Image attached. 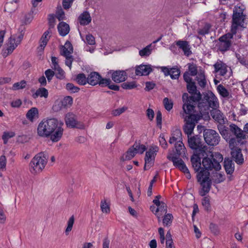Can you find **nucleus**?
<instances>
[{
    "label": "nucleus",
    "instance_id": "nucleus-34",
    "mask_svg": "<svg viewBox=\"0 0 248 248\" xmlns=\"http://www.w3.org/2000/svg\"><path fill=\"white\" fill-rule=\"evenodd\" d=\"M195 79L198 81V83L200 87L202 88L205 87L207 82L203 71L201 72L198 74V76L196 77Z\"/></svg>",
    "mask_w": 248,
    "mask_h": 248
},
{
    "label": "nucleus",
    "instance_id": "nucleus-2",
    "mask_svg": "<svg viewBox=\"0 0 248 248\" xmlns=\"http://www.w3.org/2000/svg\"><path fill=\"white\" fill-rule=\"evenodd\" d=\"M187 138L188 146L194 150V154L190 158L192 167L194 170L198 171L202 166L201 159L203 156L207 155L208 147L202 143L200 135L191 136Z\"/></svg>",
    "mask_w": 248,
    "mask_h": 248
},
{
    "label": "nucleus",
    "instance_id": "nucleus-44",
    "mask_svg": "<svg viewBox=\"0 0 248 248\" xmlns=\"http://www.w3.org/2000/svg\"><path fill=\"white\" fill-rule=\"evenodd\" d=\"M217 90L220 95L223 97H227L229 95L228 91L221 84L217 86Z\"/></svg>",
    "mask_w": 248,
    "mask_h": 248
},
{
    "label": "nucleus",
    "instance_id": "nucleus-36",
    "mask_svg": "<svg viewBox=\"0 0 248 248\" xmlns=\"http://www.w3.org/2000/svg\"><path fill=\"white\" fill-rule=\"evenodd\" d=\"M75 80L80 85H84L88 83L87 77L84 73H80L77 75Z\"/></svg>",
    "mask_w": 248,
    "mask_h": 248
},
{
    "label": "nucleus",
    "instance_id": "nucleus-17",
    "mask_svg": "<svg viewBox=\"0 0 248 248\" xmlns=\"http://www.w3.org/2000/svg\"><path fill=\"white\" fill-rule=\"evenodd\" d=\"M104 79H106V78H102L100 74L97 72H91L87 77L88 83L92 86L99 84L102 87L103 84H101V82H104V81H103Z\"/></svg>",
    "mask_w": 248,
    "mask_h": 248
},
{
    "label": "nucleus",
    "instance_id": "nucleus-18",
    "mask_svg": "<svg viewBox=\"0 0 248 248\" xmlns=\"http://www.w3.org/2000/svg\"><path fill=\"white\" fill-rule=\"evenodd\" d=\"M151 65L141 64L136 67L135 74L137 76H148L153 71Z\"/></svg>",
    "mask_w": 248,
    "mask_h": 248
},
{
    "label": "nucleus",
    "instance_id": "nucleus-9",
    "mask_svg": "<svg viewBox=\"0 0 248 248\" xmlns=\"http://www.w3.org/2000/svg\"><path fill=\"white\" fill-rule=\"evenodd\" d=\"M246 16L244 14L243 9L241 8L240 6H235L233 10L231 26L234 29H238L239 26L242 27Z\"/></svg>",
    "mask_w": 248,
    "mask_h": 248
},
{
    "label": "nucleus",
    "instance_id": "nucleus-22",
    "mask_svg": "<svg viewBox=\"0 0 248 248\" xmlns=\"http://www.w3.org/2000/svg\"><path fill=\"white\" fill-rule=\"evenodd\" d=\"M175 43L176 45L179 47V48L183 51L185 55L188 56L191 54V51L190 49V46L188 44V42L187 41L178 40Z\"/></svg>",
    "mask_w": 248,
    "mask_h": 248
},
{
    "label": "nucleus",
    "instance_id": "nucleus-40",
    "mask_svg": "<svg viewBox=\"0 0 248 248\" xmlns=\"http://www.w3.org/2000/svg\"><path fill=\"white\" fill-rule=\"evenodd\" d=\"M121 87L124 89L125 90H131L134 89L137 87L136 81H133L131 82H124L121 84Z\"/></svg>",
    "mask_w": 248,
    "mask_h": 248
},
{
    "label": "nucleus",
    "instance_id": "nucleus-59",
    "mask_svg": "<svg viewBox=\"0 0 248 248\" xmlns=\"http://www.w3.org/2000/svg\"><path fill=\"white\" fill-rule=\"evenodd\" d=\"M202 204L207 211H210L211 206L209 199L207 197L203 198L202 201Z\"/></svg>",
    "mask_w": 248,
    "mask_h": 248
},
{
    "label": "nucleus",
    "instance_id": "nucleus-33",
    "mask_svg": "<svg viewBox=\"0 0 248 248\" xmlns=\"http://www.w3.org/2000/svg\"><path fill=\"white\" fill-rule=\"evenodd\" d=\"M186 88L188 93L191 94L190 96H195V95L197 96L199 91L197 90V86L194 81L187 84Z\"/></svg>",
    "mask_w": 248,
    "mask_h": 248
},
{
    "label": "nucleus",
    "instance_id": "nucleus-31",
    "mask_svg": "<svg viewBox=\"0 0 248 248\" xmlns=\"http://www.w3.org/2000/svg\"><path fill=\"white\" fill-rule=\"evenodd\" d=\"M159 212L163 213L166 214L167 212V206L165 203L161 202L159 206H157L156 209H155V215L157 217L158 221H160V218L162 214L159 215V213L157 214Z\"/></svg>",
    "mask_w": 248,
    "mask_h": 248
},
{
    "label": "nucleus",
    "instance_id": "nucleus-60",
    "mask_svg": "<svg viewBox=\"0 0 248 248\" xmlns=\"http://www.w3.org/2000/svg\"><path fill=\"white\" fill-rule=\"evenodd\" d=\"M171 136L174 137L177 141H182V134L179 129H175L172 133Z\"/></svg>",
    "mask_w": 248,
    "mask_h": 248
},
{
    "label": "nucleus",
    "instance_id": "nucleus-39",
    "mask_svg": "<svg viewBox=\"0 0 248 248\" xmlns=\"http://www.w3.org/2000/svg\"><path fill=\"white\" fill-rule=\"evenodd\" d=\"M237 29H234L233 27L231 26V31L230 33H227L221 36V40L224 39L225 40H227L228 41H231V39L233 38V35L236 33Z\"/></svg>",
    "mask_w": 248,
    "mask_h": 248
},
{
    "label": "nucleus",
    "instance_id": "nucleus-30",
    "mask_svg": "<svg viewBox=\"0 0 248 248\" xmlns=\"http://www.w3.org/2000/svg\"><path fill=\"white\" fill-rule=\"evenodd\" d=\"M103 81H104V82H101V84H103L102 87L107 86L108 88V89L111 90L115 91H119V86L116 84H111L112 81L110 78H106V79H104Z\"/></svg>",
    "mask_w": 248,
    "mask_h": 248
},
{
    "label": "nucleus",
    "instance_id": "nucleus-15",
    "mask_svg": "<svg viewBox=\"0 0 248 248\" xmlns=\"http://www.w3.org/2000/svg\"><path fill=\"white\" fill-rule=\"evenodd\" d=\"M65 122L69 128L83 129L85 127L84 124L82 122L77 121L76 116L72 113H68L66 114Z\"/></svg>",
    "mask_w": 248,
    "mask_h": 248
},
{
    "label": "nucleus",
    "instance_id": "nucleus-43",
    "mask_svg": "<svg viewBox=\"0 0 248 248\" xmlns=\"http://www.w3.org/2000/svg\"><path fill=\"white\" fill-rule=\"evenodd\" d=\"M33 13V9L31 8V11L27 14L25 15L24 19L22 21V23L25 25L30 24L33 19V16H32Z\"/></svg>",
    "mask_w": 248,
    "mask_h": 248
},
{
    "label": "nucleus",
    "instance_id": "nucleus-54",
    "mask_svg": "<svg viewBox=\"0 0 248 248\" xmlns=\"http://www.w3.org/2000/svg\"><path fill=\"white\" fill-rule=\"evenodd\" d=\"M163 103L164 107L166 110L170 111L172 109L173 107V102L171 100H170L167 97H165L163 99Z\"/></svg>",
    "mask_w": 248,
    "mask_h": 248
},
{
    "label": "nucleus",
    "instance_id": "nucleus-50",
    "mask_svg": "<svg viewBox=\"0 0 248 248\" xmlns=\"http://www.w3.org/2000/svg\"><path fill=\"white\" fill-rule=\"evenodd\" d=\"M151 46V44H150L147 46L143 48L142 49L140 50L139 51V54L141 57L144 56H148L151 53V49L150 47Z\"/></svg>",
    "mask_w": 248,
    "mask_h": 248
},
{
    "label": "nucleus",
    "instance_id": "nucleus-23",
    "mask_svg": "<svg viewBox=\"0 0 248 248\" xmlns=\"http://www.w3.org/2000/svg\"><path fill=\"white\" fill-rule=\"evenodd\" d=\"M210 114L215 121L219 123L220 124L224 123V117L223 113L217 108H212L210 110Z\"/></svg>",
    "mask_w": 248,
    "mask_h": 248
},
{
    "label": "nucleus",
    "instance_id": "nucleus-3",
    "mask_svg": "<svg viewBox=\"0 0 248 248\" xmlns=\"http://www.w3.org/2000/svg\"><path fill=\"white\" fill-rule=\"evenodd\" d=\"M176 153H173L170 152L167 156V158L173 162V165L186 175V177L190 179L191 175L190 171L185 164L184 161L180 158V156L185 155L186 148L182 141H177L175 144Z\"/></svg>",
    "mask_w": 248,
    "mask_h": 248
},
{
    "label": "nucleus",
    "instance_id": "nucleus-48",
    "mask_svg": "<svg viewBox=\"0 0 248 248\" xmlns=\"http://www.w3.org/2000/svg\"><path fill=\"white\" fill-rule=\"evenodd\" d=\"M66 89L71 93H76L79 91L80 88L77 86H75L72 83H68L66 85Z\"/></svg>",
    "mask_w": 248,
    "mask_h": 248
},
{
    "label": "nucleus",
    "instance_id": "nucleus-10",
    "mask_svg": "<svg viewBox=\"0 0 248 248\" xmlns=\"http://www.w3.org/2000/svg\"><path fill=\"white\" fill-rule=\"evenodd\" d=\"M203 138L205 142L210 146L217 145L220 140L219 134L215 130L212 129L204 130Z\"/></svg>",
    "mask_w": 248,
    "mask_h": 248
},
{
    "label": "nucleus",
    "instance_id": "nucleus-49",
    "mask_svg": "<svg viewBox=\"0 0 248 248\" xmlns=\"http://www.w3.org/2000/svg\"><path fill=\"white\" fill-rule=\"evenodd\" d=\"M15 136L14 132H4L2 136V139L3 140L4 144H6L10 138H13Z\"/></svg>",
    "mask_w": 248,
    "mask_h": 248
},
{
    "label": "nucleus",
    "instance_id": "nucleus-45",
    "mask_svg": "<svg viewBox=\"0 0 248 248\" xmlns=\"http://www.w3.org/2000/svg\"><path fill=\"white\" fill-rule=\"evenodd\" d=\"M188 69L190 72L189 74L191 76H195L198 74V69L196 64L193 63H189L188 64Z\"/></svg>",
    "mask_w": 248,
    "mask_h": 248
},
{
    "label": "nucleus",
    "instance_id": "nucleus-8",
    "mask_svg": "<svg viewBox=\"0 0 248 248\" xmlns=\"http://www.w3.org/2000/svg\"><path fill=\"white\" fill-rule=\"evenodd\" d=\"M60 123L56 118H49L46 120H43L39 123L37 127L38 135L41 137L45 138L47 134L50 132Z\"/></svg>",
    "mask_w": 248,
    "mask_h": 248
},
{
    "label": "nucleus",
    "instance_id": "nucleus-5",
    "mask_svg": "<svg viewBox=\"0 0 248 248\" xmlns=\"http://www.w3.org/2000/svg\"><path fill=\"white\" fill-rule=\"evenodd\" d=\"M208 152H207V155L203 156L202 158V168L208 171L212 170L214 169L216 171L219 170L221 168V165L219 163L222 162L223 158L222 155L218 152H216L214 154L209 152L210 155V157H208Z\"/></svg>",
    "mask_w": 248,
    "mask_h": 248
},
{
    "label": "nucleus",
    "instance_id": "nucleus-38",
    "mask_svg": "<svg viewBox=\"0 0 248 248\" xmlns=\"http://www.w3.org/2000/svg\"><path fill=\"white\" fill-rule=\"evenodd\" d=\"M170 78L172 79H177L180 76V70L177 66H174L171 68Z\"/></svg>",
    "mask_w": 248,
    "mask_h": 248
},
{
    "label": "nucleus",
    "instance_id": "nucleus-42",
    "mask_svg": "<svg viewBox=\"0 0 248 248\" xmlns=\"http://www.w3.org/2000/svg\"><path fill=\"white\" fill-rule=\"evenodd\" d=\"M56 15V17L60 21L65 19V13L61 6L57 7Z\"/></svg>",
    "mask_w": 248,
    "mask_h": 248
},
{
    "label": "nucleus",
    "instance_id": "nucleus-28",
    "mask_svg": "<svg viewBox=\"0 0 248 248\" xmlns=\"http://www.w3.org/2000/svg\"><path fill=\"white\" fill-rule=\"evenodd\" d=\"M136 154H142L147 150L146 147L143 144H141L140 141H136L134 144L131 147Z\"/></svg>",
    "mask_w": 248,
    "mask_h": 248
},
{
    "label": "nucleus",
    "instance_id": "nucleus-11",
    "mask_svg": "<svg viewBox=\"0 0 248 248\" xmlns=\"http://www.w3.org/2000/svg\"><path fill=\"white\" fill-rule=\"evenodd\" d=\"M62 50L60 52V54L65 57L66 60L65 63L70 69L71 68L72 63L74 60L73 56L70 55L73 52V47L69 41H67L64 46H62Z\"/></svg>",
    "mask_w": 248,
    "mask_h": 248
},
{
    "label": "nucleus",
    "instance_id": "nucleus-4",
    "mask_svg": "<svg viewBox=\"0 0 248 248\" xmlns=\"http://www.w3.org/2000/svg\"><path fill=\"white\" fill-rule=\"evenodd\" d=\"M197 173L196 178L197 181L200 183L202 189L199 191V194L201 196H204L209 192L211 188L212 180L210 178V172L206 170L199 168L198 171L194 170Z\"/></svg>",
    "mask_w": 248,
    "mask_h": 248
},
{
    "label": "nucleus",
    "instance_id": "nucleus-52",
    "mask_svg": "<svg viewBox=\"0 0 248 248\" xmlns=\"http://www.w3.org/2000/svg\"><path fill=\"white\" fill-rule=\"evenodd\" d=\"M48 35H47V33H44L43 35L42 36L40 41L41 43L40 45V46L41 47V49H44L45 47L47 45V43L49 40L50 36L47 38Z\"/></svg>",
    "mask_w": 248,
    "mask_h": 248
},
{
    "label": "nucleus",
    "instance_id": "nucleus-6",
    "mask_svg": "<svg viewBox=\"0 0 248 248\" xmlns=\"http://www.w3.org/2000/svg\"><path fill=\"white\" fill-rule=\"evenodd\" d=\"M48 158V155L46 152H42L36 154L30 163V172L33 174L41 172L46 165Z\"/></svg>",
    "mask_w": 248,
    "mask_h": 248
},
{
    "label": "nucleus",
    "instance_id": "nucleus-19",
    "mask_svg": "<svg viewBox=\"0 0 248 248\" xmlns=\"http://www.w3.org/2000/svg\"><path fill=\"white\" fill-rule=\"evenodd\" d=\"M231 155L235 162L238 165L242 164L244 163V158L241 149L239 148L235 149L231 148Z\"/></svg>",
    "mask_w": 248,
    "mask_h": 248
},
{
    "label": "nucleus",
    "instance_id": "nucleus-21",
    "mask_svg": "<svg viewBox=\"0 0 248 248\" xmlns=\"http://www.w3.org/2000/svg\"><path fill=\"white\" fill-rule=\"evenodd\" d=\"M215 72H219L220 75L224 76L226 74L227 70V65L222 61L218 60L214 65Z\"/></svg>",
    "mask_w": 248,
    "mask_h": 248
},
{
    "label": "nucleus",
    "instance_id": "nucleus-61",
    "mask_svg": "<svg viewBox=\"0 0 248 248\" xmlns=\"http://www.w3.org/2000/svg\"><path fill=\"white\" fill-rule=\"evenodd\" d=\"M46 78H47V81L49 82L51 81L53 77L55 75V72L51 69H48L46 70L45 72Z\"/></svg>",
    "mask_w": 248,
    "mask_h": 248
},
{
    "label": "nucleus",
    "instance_id": "nucleus-12",
    "mask_svg": "<svg viewBox=\"0 0 248 248\" xmlns=\"http://www.w3.org/2000/svg\"><path fill=\"white\" fill-rule=\"evenodd\" d=\"M23 38V35L19 34L17 37L16 40L15 38L10 37L8 40L6 44L7 46L6 48H3L2 51V56L5 58L9 54H11L17 46L20 43L21 41Z\"/></svg>",
    "mask_w": 248,
    "mask_h": 248
},
{
    "label": "nucleus",
    "instance_id": "nucleus-13",
    "mask_svg": "<svg viewBox=\"0 0 248 248\" xmlns=\"http://www.w3.org/2000/svg\"><path fill=\"white\" fill-rule=\"evenodd\" d=\"M158 147L156 146L150 147L148 151L146 152L144 158L145 164L144 170L149 169L154 164L155 156L158 152Z\"/></svg>",
    "mask_w": 248,
    "mask_h": 248
},
{
    "label": "nucleus",
    "instance_id": "nucleus-20",
    "mask_svg": "<svg viewBox=\"0 0 248 248\" xmlns=\"http://www.w3.org/2000/svg\"><path fill=\"white\" fill-rule=\"evenodd\" d=\"M231 45V41H228L224 39L221 40L220 37L218 38V42L216 44L218 50L222 53L229 50Z\"/></svg>",
    "mask_w": 248,
    "mask_h": 248
},
{
    "label": "nucleus",
    "instance_id": "nucleus-56",
    "mask_svg": "<svg viewBox=\"0 0 248 248\" xmlns=\"http://www.w3.org/2000/svg\"><path fill=\"white\" fill-rule=\"evenodd\" d=\"M100 207L103 213H108L110 212L109 206L105 200L101 201Z\"/></svg>",
    "mask_w": 248,
    "mask_h": 248
},
{
    "label": "nucleus",
    "instance_id": "nucleus-55",
    "mask_svg": "<svg viewBox=\"0 0 248 248\" xmlns=\"http://www.w3.org/2000/svg\"><path fill=\"white\" fill-rule=\"evenodd\" d=\"M55 70H57V72L55 74L57 78L59 79H63L65 78V73L64 71L60 67H57Z\"/></svg>",
    "mask_w": 248,
    "mask_h": 248
},
{
    "label": "nucleus",
    "instance_id": "nucleus-24",
    "mask_svg": "<svg viewBox=\"0 0 248 248\" xmlns=\"http://www.w3.org/2000/svg\"><path fill=\"white\" fill-rule=\"evenodd\" d=\"M230 129L237 138H240L241 139H245L246 138V135L244 134V130L243 131L236 124H230Z\"/></svg>",
    "mask_w": 248,
    "mask_h": 248
},
{
    "label": "nucleus",
    "instance_id": "nucleus-35",
    "mask_svg": "<svg viewBox=\"0 0 248 248\" xmlns=\"http://www.w3.org/2000/svg\"><path fill=\"white\" fill-rule=\"evenodd\" d=\"M136 155V152H134L130 147L125 153V155H124L120 158L121 161H124L125 160H129L133 158Z\"/></svg>",
    "mask_w": 248,
    "mask_h": 248
},
{
    "label": "nucleus",
    "instance_id": "nucleus-64",
    "mask_svg": "<svg viewBox=\"0 0 248 248\" xmlns=\"http://www.w3.org/2000/svg\"><path fill=\"white\" fill-rule=\"evenodd\" d=\"M72 103L73 98L71 96H70L65 97L62 102V105L64 107H66L68 105H71Z\"/></svg>",
    "mask_w": 248,
    "mask_h": 248
},
{
    "label": "nucleus",
    "instance_id": "nucleus-1",
    "mask_svg": "<svg viewBox=\"0 0 248 248\" xmlns=\"http://www.w3.org/2000/svg\"><path fill=\"white\" fill-rule=\"evenodd\" d=\"M182 100L185 106L187 108V112H196V105L198 104L199 110L207 111L210 108H217L219 107V102L217 98L211 91L203 93L201 94L198 92L197 96H189L186 93H184L182 95Z\"/></svg>",
    "mask_w": 248,
    "mask_h": 248
},
{
    "label": "nucleus",
    "instance_id": "nucleus-25",
    "mask_svg": "<svg viewBox=\"0 0 248 248\" xmlns=\"http://www.w3.org/2000/svg\"><path fill=\"white\" fill-rule=\"evenodd\" d=\"M78 20L81 25L85 26L91 22L92 18L89 12L84 11L78 16Z\"/></svg>",
    "mask_w": 248,
    "mask_h": 248
},
{
    "label": "nucleus",
    "instance_id": "nucleus-26",
    "mask_svg": "<svg viewBox=\"0 0 248 248\" xmlns=\"http://www.w3.org/2000/svg\"><path fill=\"white\" fill-rule=\"evenodd\" d=\"M224 167L228 174H232L234 170V164L229 158H225L224 161Z\"/></svg>",
    "mask_w": 248,
    "mask_h": 248
},
{
    "label": "nucleus",
    "instance_id": "nucleus-63",
    "mask_svg": "<svg viewBox=\"0 0 248 248\" xmlns=\"http://www.w3.org/2000/svg\"><path fill=\"white\" fill-rule=\"evenodd\" d=\"M209 228L211 232L215 235H217L219 233V229L218 226L213 223H211Z\"/></svg>",
    "mask_w": 248,
    "mask_h": 248
},
{
    "label": "nucleus",
    "instance_id": "nucleus-37",
    "mask_svg": "<svg viewBox=\"0 0 248 248\" xmlns=\"http://www.w3.org/2000/svg\"><path fill=\"white\" fill-rule=\"evenodd\" d=\"M38 115V110L36 108H32L28 110L26 114L27 118L30 121H33L35 115Z\"/></svg>",
    "mask_w": 248,
    "mask_h": 248
},
{
    "label": "nucleus",
    "instance_id": "nucleus-46",
    "mask_svg": "<svg viewBox=\"0 0 248 248\" xmlns=\"http://www.w3.org/2000/svg\"><path fill=\"white\" fill-rule=\"evenodd\" d=\"M74 216L73 215L69 218L67 222V226L65 231L66 235L69 234V232L71 231L74 223Z\"/></svg>",
    "mask_w": 248,
    "mask_h": 248
},
{
    "label": "nucleus",
    "instance_id": "nucleus-32",
    "mask_svg": "<svg viewBox=\"0 0 248 248\" xmlns=\"http://www.w3.org/2000/svg\"><path fill=\"white\" fill-rule=\"evenodd\" d=\"M217 128L221 136L227 141L230 137L228 128L222 124L218 125Z\"/></svg>",
    "mask_w": 248,
    "mask_h": 248
},
{
    "label": "nucleus",
    "instance_id": "nucleus-16",
    "mask_svg": "<svg viewBox=\"0 0 248 248\" xmlns=\"http://www.w3.org/2000/svg\"><path fill=\"white\" fill-rule=\"evenodd\" d=\"M108 74H111L112 80L117 83L124 82L127 78V74L124 70H109Z\"/></svg>",
    "mask_w": 248,
    "mask_h": 248
},
{
    "label": "nucleus",
    "instance_id": "nucleus-53",
    "mask_svg": "<svg viewBox=\"0 0 248 248\" xmlns=\"http://www.w3.org/2000/svg\"><path fill=\"white\" fill-rule=\"evenodd\" d=\"M26 82L25 80H21L20 82L15 83L13 84L12 89L17 90L25 88Z\"/></svg>",
    "mask_w": 248,
    "mask_h": 248
},
{
    "label": "nucleus",
    "instance_id": "nucleus-7",
    "mask_svg": "<svg viewBox=\"0 0 248 248\" xmlns=\"http://www.w3.org/2000/svg\"><path fill=\"white\" fill-rule=\"evenodd\" d=\"M187 108L185 106V104L183 105V109L184 113L188 115L186 116L184 118L185 124L183 126V130L186 134H187V137L191 136L193 133L194 128L195 127L196 124L198 123L202 116L199 114H195L196 112H191L188 113L187 112Z\"/></svg>",
    "mask_w": 248,
    "mask_h": 248
},
{
    "label": "nucleus",
    "instance_id": "nucleus-58",
    "mask_svg": "<svg viewBox=\"0 0 248 248\" xmlns=\"http://www.w3.org/2000/svg\"><path fill=\"white\" fill-rule=\"evenodd\" d=\"M235 57L242 65L244 66L248 65V61L245 59L244 55H240L239 54L236 53Z\"/></svg>",
    "mask_w": 248,
    "mask_h": 248
},
{
    "label": "nucleus",
    "instance_id": "nucleus-57",
    "mask_svg": "<svg viewBox=\"0 0 248 248\" xmlns=\"http://www.w3.org/2000/svg\"><path fill=\"white\" fill-rule=\"evenodd\" d=\"M127 109V107L124 106L121 108H118L115 109L114 110H113L112 111L111 114L114 116H119L121 114L124 113Z\"/></svg>",
    "mask_w": 248,
    "mask_h": 248
},
{
    "label": "nucleus",
    "instance_id": "nucleus-41",
    "mask_svg": "<svg viewBox=\"0 0 248 248\" xmlns=\"http://www.w3.org/2000/svg\"><path fill=\"white\" fill-rule=\"evenodd\" d=\"M173 216L171 214H166L163 219V223L164 226H170L172 223Z\"/></svg>",
    "mask_w": 248,
    "mask_h": 248
},
{
    "label": "nucleus",
    "instance_id": "nucleus-27",
    "mask_svg": "<svg viewBox=\"0 0 248 248\" xmlns=\"http://www.w3.org/2000/svg\"><path fill=\"white\" fill-rule=\"evenodd\" d=\"M58 31L60 35L64 36L69 32L70 27L68 24L64 22H61L57 27Z\"/></svg>",
    "mask_w": 248,
    "mask_h": 248
},
{
    "label": "nucleus",
    "instance_id": "nucleus-29",
    "mask_svg": "<svg viewBox=\"0 0 248 248\" xmlns=\"http://www.w3.org/2000/svg\"><path fill=\"white\" fill-rule=\"evenodd\" d=\"M48 95V92L47 89L44 87L39 88L34 93H33L32 96L33 98L36 99L38 96L40 97L47 98Z\"/></svg>",
    "mask_w": 248,
    "mask_h": 248
},
{
    "label": "nucleus",
    "instance_id": "nucleus-47",
    "mask_svg": "<svg viewBox=\"0 0 248 248\" xmlns=\"http://www.w3.org/2000/svg\"><path fill=\"white\" fill-rule=\"evenodd\" d=\"M211 26L209 23H206L202 29L198 30V33L199 34L204 35L209 32V30Z\"/></svg>",
    "mask_w": 248,
    "mask_h": 248
},
{
    "label": "nucleus",
    "instance_id": "nucleus-14",
    "mask_svg": "<svg viewBox=\"0 0 248 248\" xmlns=\"http://www.w3.org/2000/svg\"><path fill=\"white\" fill-rule=\"evenodd\" d=\"M62 125V123H60L57 126H55L56 128L50 130V132L48 133L44 138L48 139L53 142L59 141L62 138L63 133Z\"/></svg>",
    "mask_w": 248,
    "mask_h": 248
},
{
    "label": "nucleus",
    "instance_id": "nucleus-62",
    "mask_svg": "<svg viewBox=\"0 0 248 248\" xmlns=\"http://www.w3.org/2000/svg\"><path fill=\"white\" fill-rule=\"evenodd\" d=\"M156 121L157 126L161 129L162 127V113L159 110L156 112Z\"/></svg>",
    "mask_w": 248,
    "mask_h": 248
},
{
    "label": "nucleus",
    "instance_id": "nucleus-51",
    "mask_svg": "<svg viewBox=\"0 0 248 248\" xmlns=\"http://www.w3.org/2000/svg\"><path fill=\"white\" fill-rule=\"evenodd\" d=\"M13 2L16 3L17 2V0H13L11 2H7L4 6L5 11L7 10L8 12L12 13L14 11L16 8V5H15L13 8H11L12 5L13 4Z\"/></svg>",
    "mask_w": 248,
    "mask_h": 248
}]
</instances>
